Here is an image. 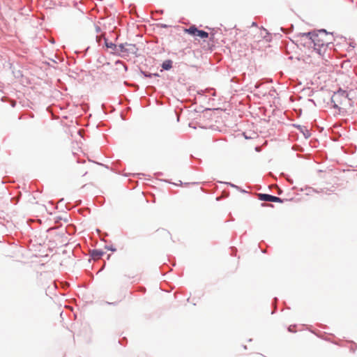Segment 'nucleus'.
<instances>
[{
    "mask_svg": "<svg viewBox=\"0 0 357 357\" xmlns=\"http://www.w3.org/2000/svg\"><path fill=\"white\" fill-rule=\"evenodd\" d=\"M105 45H106L107 47L114 49L115 45L112 43H108L105 38Z\"/></svg>",
    "mask_w": 357,
    "mask_h": 357,
    "instance_id": "6e6552de",
    "label": "nucleus"
},
{
    "mask_svg": "<svg viewBox=\"0 0 357 357\" xmlns=\"http://www.w3.org/2000/svg\"><path fill=\"white\" fill-rule=\"evenodd\" d=\"M307 132H308V131L307 130ZM309 133H307V135H306V137H309Z\"/></svg>",
    "mask_w": 357,
    "mask_h": 357,
    "instance_id": "9b49d317",
    "label": "nucleus"
},
{
    "mask_svg": "<svg viewBox=\"0 0 357 357\" xmlns=\"http://www.w3.org/2000/svg\"><path fill=\"white\" fill-rule=\"evenodd\" d=\"M313 43V52L321 56L326 60L329 50L328 46L331 44V36L326 31L321 30L317 33H308Z\"/></svg>",
    "mask_w": 357,
    "mask_h": 357,
    "instance_id": "f257e3e1",
    "label": "nucleus"
},
{
    "mask_svg": "<svg viewBox=\"0 0 357 357\" xmlns=\"http://www.w3.org/2000/svg\"><path fill=\"white\" fill-rule=\"evenodd\" d=\"M258 197H259V199L261 201L279 202V203L282 202V200L280 197L273 196L271 195L259 194Z\"/></svg>",
    "mask_w": 357,
    "mask_h": 357,
    "instance_id": "20e7f679",
    "label": "nucleus"
},
{
    "mask_svg": "<svg viewBox=\"0 0 357 357\" xmlns=\"http://www.w3.org/2000/svg\"><path fill=\"white\" fill-rule=\"evenodd\" d=\"M162 68L165 69V70H169L172 68V61L170 60H167V61H165V62H163L162 63Z\"/></svg>",
    "mask_w": 357,
    "mask_h": 357,
    "instance_id": "423d86ee",
    "label": "nucleus"
},
{
    "mask_svg": "<svg viewBox=\"0 0 357 357\" xmlns=\"http://www.w3.org/2000/svg\"><path fill=\"white\" fill-rule=\"evenodd\" d=\"M157 233L158 235L162 236L164 237H169V233L164 229H158L157 231Z\"/></svg>",
    "mask_w": 357,
    "mask_h": 357,
    "instance_id": "0eeeda50",
    "label": "nucleus"
},
{
    "mask_svg": "<svg viewBox=\"0 0 357 357\" xmlns=\"http://www.w3.org/2000/svg\"><path fill=\"white\" fill-rule=\"evenodd\" d=\"M104 252L101 250H93L91 252V257L94 260H98L102 256Z\"/></svg>",
    "mask_w": 357,
    "mask_h": 357,
    "instance_id": "39448f33",
    "label": "nucleus"
},
{
    "mask_svg": "<svg viewBox=\"0 0 357 357\" xmlns=\"http://www.w3.org/2000/svg\"><path fill=\"white\" fill-rule=\"evenodd\" d=\"M96 38H97V41H98V43H100V37H99V36H96Z\"/></svg>",
    "mask_w": 357,
    "mask_h": 357,
    "instance_id": "9d476101",
    "label": "nucleus"
},
{
    "mask_svg": "<svg viewBox=\"0 0 357 357\" xmlns=\"http://www.w3.org/2000/svg\"><path fill=\"white\" fill-rule=\"evenodd\" d=\"M331 101L333 107L338 109L340 112L344 111L345 107L349 103L347 94L343 91L335 93L331 98Z\"/></svg>",
    "mask_w": 357,
    "mask_h": 357,
    "instance_id": "f03ea898",
    "label": "nucleus"
},
{
    "mask_svg": "<svg viewBox=\"0 0 357 357\" xmlns=\"http://www.w3.org/2000/svg\"><path fill=\"white\" fill-rule=\"evenodd\" d=\"M128 48L127 50H129V51H132V52H133V51H134V50H135V49H136V48H135V45H128Z\"/></svg>",
    "mask_w": 357,
    "mask_h": 357,
    "instance_id": "1a4fd4ad",
    "label": "nucleus"
},
{
    "mask_svg": "<svg viewBox=\"0 0 357 357\" xmlns=\"http://www.w3.org/2000/svg\"><path fill=\"white\" fill-rule=\"evenodd\" d=\"M184 32L192 36L199 37L202 39H205L208 37V33L207 32L198 29L195 25L190 26L188 29H185Z\"/></svg>",
    "mask_w": 357,
    "mask_h": 357,
    "instance_id": "7ed1b4c3",
    "label": "nucleus"
}]
</instances>
